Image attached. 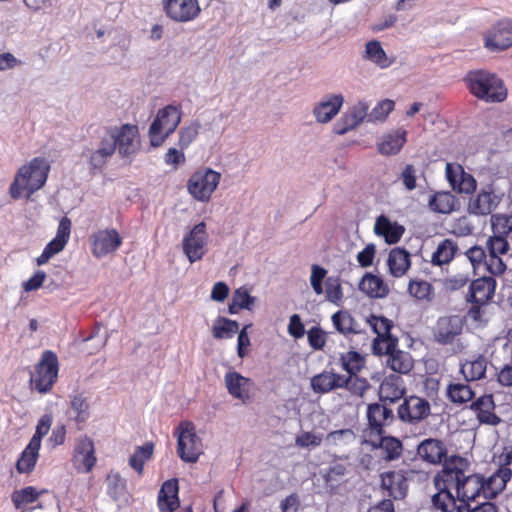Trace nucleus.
Listing matches in <instances>:
<instances>
[{"instance_id": "f257e3e1", "label": "nucleus", "mask_w": 512, "mask_h": 512, "mask_svg": "<svg viewBox=\"0 0 512 512\" xmlns=\"http://www.w3.org/2000/svg\"><path fill=\"white\" fill-rule=\"evenodd\" d=\"M464 81L470 93L486 103H501L507 98L503 80L487 70L469 71Z\"/></svg>"}, {"instance_id": "f03ea898", "label": "nucleus", "mask_w": 512, "mask_h": 512, "mask_svg": "<svg viewBox=\"0 0 512 512\" xmlns=\"http://www.w3.org/2000/svg\"><path fill=\"white\" fill-rule=\"evenodd\" d=\"M50 165L45 158L36 157L29 164L22 166L14 182L10 186V194L12 198L18 199L21 191L26 190L28 197L35 191L39 190L46 183Z\"/></svg>"}, {"instance_id": "7ed1b4c3", "label": "nucleus", "mask_w": 512, "mask_h": 512, "mask_svg": "<svg viewBox=\"0 0 512 512\" xmlns=\"http://www.w3.org/2000/svg\"><path fill=\"white\" fill-rule=\"evenodd\" d=\"M181 122V111L173 105L160 109L150 125L149 138L153 147H159L178 127Z\"/></svg>"}, {"instance_id": "20e7f679", "label": "nucleus", "mask_w": 512, "mask_h": 512, "mask_svg": "<svg viewBox=\"0 0 512 512\" xmlns=\"http://www.w3.org/2000/svg\"><path fill=\"white\" fill-rule=\"evenodd\" d=\"M470 466V462L464 457L453 455L446 458L442 463V470L434 477L435 487L448 491L455 488L457 491L464 474L470 472Z\"/></svg>"}, {"instance_id": "39448f33", "label": "nucleus", "mask_w": 512, "mask_h": 512, "mask_svg": "<svg viewBox=\"0 0 512 512\" xmlns=\"http://www.w3.org/2000/svg\"><path fill=\"white\" fill-rule=\"evenodd\" d=\"M177 453L187 463L197 462L202 454V441L191 422L181 423L176 429Z\"/></svg>"}, {"instance_id": "423d86ee", "label": "nucleus", "mask_w": 512, "mask_h": 512, "mask_svg": "<svg viewBox=\"0 0 512 512\" xmlns=\"http://www.w3.org/2000/svg\"><path fill=\"white\" fill-rule=\"evenodd\" d=\"M503 198V191L499 190L492 183L486 184L470 198L468 212L477 216H487L498 208Z\"/></svg>"}, {"instance_id": "0eeeda50", "label": "nucleus", "mask_w": 512, "mask_h": 512, "mask_svg": "<svg viewBox=\"0 0 512 512\" xmlns=\"http://www.w3.org/2000/svg\"><path fill=\"white\" fill-rule=\"evenodd\" d=\"M58 375L57 356L51 351H45L41 360L35 367V373L31 375V384L40 393L51 390Z\"/></svg>"}, {"instance_id": "6e6552de", "label": "nucleus", "mask_w": 512, "mask_h": 512, "mask_svg": "<svg viewBox=\"0 0 512 512\" xmlns=\"http://www.w3.org/2000/svg\"><path fill=\"white\" fill-rule=\"evenodd\" d=\"M327 270L317 264L311 267L310 284L317 295L324 293L323 281L325 280V293L329 302L339 304L343 299V290L339 277H326Z\"/></svg>"}, {"instance_id": "1a4fd4ad", "label": "nucleus", "mask_w": 512, "mask_h": 512, "mask_svg": "<svg viewBox=\"0 0 512 512\" xmlns=\"http://www.w3.org/2000/svg\"><path fill=\"white\" fill-rule=\"evenodd\" d=\"M221 179V174L205 168L196 171L190 177L187 188L189 193L198 201H208L212 193L216 190Z\"/></svg>"}, {"instance_id": "9d476101", "label": "nucleus", "mask_w": 512, "mask_h": 512, "mask_svg": "<svg viewBox=\"0 0 512 512\" xmlns=\"http://www.w3.org/2000/svg\"><path fill=\"white\" fill-rule=\"evenodd\" d=\"M209 235L206 231V224L200 222L196 224L183 238V252L190 263H194L203 258L207 252Z\"/></svg>"}, {"instance_id": "9b49d317", "label": "nucleus", "mask_w": 512, "mask_h": 512, "mask_svg": "<svg viewBox=\"0 0 512 512\" xmlns=\"http://www.w3.org/2000/svg\"><path fill=\"white\" fill-rule=\"evenodd\" d=\"M456 493L461 504L475 502L481 493L484 494L485 499L493 498L490 494L491 489L487 485V480L479 474L465 473Z\"/></svg>"}, {"instance_id": "f8f14e48", "label": "nucleus", "mask_w": 512, "mask_h": 512, "mask_svg": "<svg viewBox=\"0 0 512 512\" xmlns=\"http://www.w3.org/2000/svg\"><path fill=\"white\" fill-rule=\"evenodd\" d=\"M463 327L464 321L458 315L440 317L433 327L434 341L440 345L452 344L462 334Z\"/></svg>"}, {"instance_id": "ddd939ff", "label": "nucleus", "mask_w": 512, "mask_h": 512, "mask_svg": "<svg viewBox=\"0 0 512 512\" xmlns=\"http://www.w3.org/2000/svg\"><path fill=\"white\" fill-rule=\"evenodd\" d=\"M163 6L166 15L178 23L192 21L201 12L198 0H164Z\"/></svg>"}, {"instance_id": "4468645a", "label": "nucleus", "mask_w": 512, "mask_h": 512, "mask_svg": "<svg viewBox=\"0 0 512 512\" xmlns=\"http://www.w3.org/2000/svg\"><path fill=\"white\" fill-rule=\"evenodd\" d=\"M431 413L430 403L421 397L410 396L398 407L399 418L407 423L416 424Z\"/></svg>"}, {"instance_id": "2eb2a0df", "label": "nucleus", "mask_w": 512, "mask_h": 512, "mask_svg": "<svg viewBox=\"0 0 512 512\" xmlns=\"http://www.w3.org/2000/svg\"><path fill=\"white\" fill-rule=\"evenodd\" d=\"M512 46V20L497 22L485 37V47L490 51H503Z\"/></svg>"}, {"instance_id": "dca6fc26", "label": "nucleus", "mask_w": 512, "mask_h": 512, "mask_svg": "<svg viewBox=\"0 0 512 512\" xmlns=\"http://www.w3.org/2000/svg\"><path fill=\"white\" fill-rule=\"evenodd\" d=\"M446 178L453 190L459 193L471 194L476 190L477 182L475 178L465 172L459 164H446Z\"/></svg>"}, {"instance_id": "f3484780", "label": "nucleus", "mask_w": 512, "mask_h": 512, "mask_svg": "<svg viewBox=\"0 0 512 512\" xmlns=\"http://www.w3.org/2000/svg\"><path fill=\"white\" fill-rule=\"evenodd\" d=\"M122 238L115 229L100 230L92 235V252L100 258L116 251Z\"/></svg>"}, {"instance_id": "a211bd4d", "label": "nucleus", "mask_w": 512, "mask_h": 512, "mask_svg": "<svg viewBox=\"0 0 512 512\" xmlns=\"http://www.w3.org/2000/svg\"><path fill=\"white\" fill-rule=\"evenodd\" d=\"M496 280L491 276L475 279L469 286L466 301L472 304H486L494 296Z\"/></svg>"}, {"instance_id": "6ab92c4d", "label": "nucleus", "mask_w": 512, "mask_h": 512, "mask_svg": "<svg viewBox=\"0 0 512 512\" xmlns=\"http://www.w3.org/2000/svg\"><path fill=\"white\" fill-rule=\"evenodd\" d=\"M118 152L122 157L133 155L138 148L136 137L138 128L135 125H123L121 128H112Z\"/></svg>"}, {"instance_id": "aec40b11", "label": "nucleus", "mask_w": 512, "mask_h": 512, "mask_svg": "<svg viewBox=\"0 0 512 512\" xmlns=\"http://www.w3.org/2000/svg\"><path fill=\"white\" fill-rule=\"evenodd\" d=\"M344 103L342 94H331L323 98L313 108V115L318 123L330 122L340 111Z\"/></svg>"}, {"instance_id": "412c9836", "label": "nucleus", "mask_w": 512, "mask_h": 512, "mask_svg": "<svg viewBox=\"0 0 512 512\" xmlns=\"http://www.w3.org/2000/svg\"><path fill=\"white\" fill-rule=\"evenodd\" d=\"M381 488L395 500L405 498L408 484L401 471H388L381 474Z\"/></svg>"}, {"instance_id": "4be33fe9", "label": "nucleus", "mask_w": 512, "mask_h": 512, "mask_svg": "<svg viewBox=\"0 0 512 512\" xmlns=\"http://www.w3.org/2000/svg\"><path fill=\"white\" fill-rule=\"evenodd\" d=\"M418 455L430 464L443 463L447 458V448L443 441L428 438L423 440L417 447Z\"/></svg>"}, {"instance_id": "5701e85b", "label": "nucleus", "mask_w": 512, "mask_h": 512, "mask_svg": "<svg viewBox=\"0 0 512 512\" xmlns=\"http://www.w3.org/2000/svg\"><path fill=\"white\" fill-rule=\"evenodd\" d=\"M96 462L94 455V444L88 437L78 440L75 447L74 464L78 470L88 473L92 470Z\"/></svg>"}, {"instance_id": "b1692460", "label": "nucleus", "mask_w": 512, "mask_h": 512, "mask_svg": "<svg viewBox=\"0 0 512 512\" xmlns=\"http://www.w3.org/2000/svg\"><path fill=\"white\" fill-rule=\"evenodd\" d=\"M373 230L377 236L382 237L390 245L398 243L405 232L402 225L391 221L383 214L376 218Z\"/></svg>"}, {"instance_id": "393cba45", "label": "nucleus", "mask_w": 512, "mask_h": 512, "mask_svg": "<svg viewBox=\"0 0 512 512\" xmlns=\"http://www.w3.org/2000/svg\"><path fill=\"white\" fill-rule=\"evenodd\" d=\"M178 481L170 479L165 481L158 494V507L161 512H174L179 507Z\"/></svg>"}, {"instance_id": "a878e982", "label": "nucleus", "mask_w": 512, "mask_h": 512, "mask_svg": "<svg viewBox=\"0 0 512 512\" xmlns=\"http://www.w3.org/2000/svg\"><path fill=\"white\" fill-rule=\"evenodd\" d=\"M367 418L371 430L375 431L378 435L383 432V426L391 423L394 415L391 409L383 404L373 403L368 405Z\"/></svg>"}, {"instance_id": "bb28decb", "label": "nucleus", "mask_w": 512, "mask_h": 512, "mask_svg": "<svg viewBox=\"0 0 512 512\" xmlns=\"http://www.w3.org/2000/svg\"><path fill=\"white\" fill-rule=\"evenodd\" d=\"M359 289L371 298H384L389 293V288L383 279L371 273H366L362 277Z\"/></svg>"}, {"instance_id": "cd10ccee", "label": "nucleus", "mask_w": 512, "mask_h": 512, "mask_svg": "<svg viewBox=\"0 0 512 512\" xmlns=\"http://www.w3.org/2000/svg\"><path fill=\"white\" fill-rule=\"evenodd\" d=\"M387 264L394 277H401L410 268V254L404 248H394L388 255Z\"/></svg>"}, {"instance_id": "c85d7f7f", "label": "nucleus", "mask_w": 512, "mask_h": 512, "mask_svg": "<svg viewBox=\"0 0 512 512\" xmlns=\"http://www.w3.org/2000/svg\"><path fill=\"white\" fill-rule=\"evenodd\" d=\"M225 385L230 395L236 399H244L247 397V386L250 379L242 376L236 371H229L225 374Z\"/></svg>"}, {"instance_id": "c756f323", "label": "nucleus", "mask_w": 512, "mask_h": 512, "mask_svg": "<svg viewBox=\"0 0 512 512\" xmlns=\"http://www.w3.org/2000/svg\"><path fill=\"white\" fill-rule=\"evenodd\" d=\"M406 142V131L398 129L383 137V140L378 143V151L383 155L397 154Z\"/></svg>"}, {"instance_id": "7c9ffc66", "label": "nucleus", "mask_w": 512, "mask_h": 512, "mask_svg": "<svg viewBox=\"0 0 512 512\" xmlns=\"http://www.w3.org/2000/svg\"><path fill=\"white\" fill-rule=\"evenodd\" d=\"M364 59L371 61L380 68H387L392 64V60L387 56L386 52L378 40H371L365 45Z\"/></svg>"}, {"instance_id": "2f4dec72", "label": "nucleus", "mask_w": 512, "mask_h": 512, "mask_svg": "<svg viewBox=\"0 0 512 512\" xmlns=\"http://www.w3.org/2000/svg\"><path fill=\"white\" fill-rule=\"evenodd\" d=\"M372 446L383 451V458L386 461L398 459L403 451L402 442L393 436H381L379 443L373 442Z\"/></svg>"}, {"instance_id": "473e14b6", "label": "nucleus", "mask_w": 512, "mask_h": 512, "mask_svg": "<svg viewBox=\"0 0 512 512\" xmlns=\"http://www.w3.org/2000/svg\"><path fill=\"white\" fill-rule=\"evenodd\" d=\"M487 369V359L480 355L473 361H467L461 365V373L466 381L482 379Z\"/></svg>"}, {"instance_id": "72a5a7b5", "label": "nucleus", "mask_w": 512, "mask_h": 512, "mask_svg": "<svg viewBox=\"0 0 512 512\" xmlns=\"http://www.w3.org/2000/svg\"><path fill=\"white\" fill-rule=\"evenodd\" d=\"M457 251V245L450 239H445L439 243L436 250L433 252L431 262L433 265L441 266L448 264Z\"/></svg>"}, {"instance_id": "f704fd0d", "label": "nucleus", "mask_w": 512, "mask_h": 512, "mask_svg": "<svg viewBox=\"0 0 512 512\" xmlns=\"http://www.w3.org/2000/svg\"><path fill=\"white\" fill-rule=\"evenodd\" d=\"M388 366L395 372L406 374L413 368V360L409 353L397 350L388 357Z\"/></svg>"}, {"instance_id": "c9c22d12", "label": "nucleus", "mask_w": 512, "mask_h": 512, "mask_svg": "<svg viewBox=\"0 0 512 512\" xmlns=\"http://www.w3.org/2000/svg\"><path fill=\"white\" fill-rule=\"evenodd\" d=\"M239 323L225 317H218L212 327V333L216 339H226L238 332Z\"/></svg>"}, {"instance_id": "e433bc0d", "label": "nucleus", "mask_w": 512, "mask_h": 512, "mask_svg": "<svg viewBox=\"0 0 512 512\" xmlns=\"http://www.w3.org/2000/svg\"><path fill=\"white\" fill-rule=\"evenodd\" d=\"M474 395V391L465 383H451L447 387V396L455 404L466 403L472 400Z\"/></svg>"}, {"instance_id": "4c0bfd02", "label": "nucleus", "mask_w": 512, "mask_h": 512, "mask_svg": "<svg viewBox=\"0 0 512 512\" xmlns=\"http://www.w3.org/2000/svg\"><path fill=\"white\" fill-rule=\"evenodd\" d=\"M71 418L84 423L89 418V403L83 394L73 395L70 401Z\"/></svg>"}, {"instance_id": "58836bf2", "label": "nucleus", "mask_w": 512, "mask_h": 512, "mask_svg": "<svg viewBox=\"0 0 512 512\" xmlns=\"http://www.w3.org/2000/svg\"><path fill=\"white\" fill-rule=\"evenodd\" d=\"M455 198L449 192H438L429 200L431 210L448 214L454 210Z\"/></svg>"}, {"instance_id": "ea45409f", "label": "nucleus", "mask_w": 512, "mask_h": 512, "mask_svg": "<svg viewBox=\"0 0 512 512\" xmlns=\"http://www.w3.org/2000/svg\"><path fill=\"white\" fill-rule=\"evenodd\" d=\"M332 322L336 330L345 336L358 333L355 327L354 318L346 311H338L334 313L332 316Z\"/></svg>"}, {"instance_id": "a19ab883", "label": "nucleus", "mask_w": 512, "mask_h": 512, "mask_svg": "<svg viewBox=\"0 0 512 512\" xmlns=\"http://www.w3.org/2000/svg\"><path fill=\"white\" fill-rule=\"evenodd\" d=\"M153 443L148 442L143 446L137 447L135 452L129 458V465L138 472L143 473L144 462L152 457L153 454Z\"/></svg>"}, {"instance_id": "79ce46f5", "label": "nucleus", "mask_w": 512, "mask_h": 512, "mask_svg": "<svg viewBox=\"0 0 512 512\" xmlns=\"http://www.w3.org/2000/svg\"><path fill=\"white\" fill-rule=\"evenodd\" d=\"M39 449L40 447H31V443H28L16 464L19 473H29L33 470L37 462Z\"/></svg>"}, {"instance_id": "37998d69", "label": "nucleus", "mask_w": 512, "mask_h": 512, "mask_svg": "<svg viewBox=\"0 0 512 512\" xmlns=\"http://www.w3.org/2000/svg\"><path fill=\"white\" fill-rule=\"evenodd\" d=\"M512 470L509 467H500L491 477L487 479V485L490 486L491 495L495 497L501 492L506 483L511 479Z\"/></svg>"}, {"instance_id": "c03bdc74", "label": "nucleus", "mask_w": 512, "mask_h": 512, "mask_svg": "<svg viewBox=\"0 0 512 512\" xmlns=\"http://www.w3.org/2000/svg\"><path fill=\"white\" fill-rule=\"evenodd\" d=\"M71 220L68 217H63L58 225L56 236L49 242L50 245L55 247L60 252L67 244L71 233Z\"/></svg>"}, {"instance_id": "a18cd8bd", "label": "nucleus", "mask_w": 512, "mask_h": 512, "mask_svg": "<svg viewBox=\"0 0 512 512\" xmlns=\"http://www.w3.org/2000/svg\"><path fill=\"white\" fill-rule=\"evenodd\" d=\"M438 492L432 496L433 506L443 512H450L456 508V501L451 491L436 488Z\"/></svg>"}, {"instance_id": "49530a36", "label": "nucleus", "mask_w": 512, "mask_h": 512, "mask_svg": "<svg viewBox=\"0 0 512 512\" xmlns=\"http://www.w3.org/2000/svg\"><path fill=\"white\" fill-rule=\"evenodd\" d=\"M343 369L350 375H356L364 366V358L356 351L341 356Z\"/></svg>"}, {"instance_id": "de8ad7c7", "label": "nucleus", "mask_w": 512, "mask_h": 512, "mask_svg": "<svg viewBox=\"0 0 512 512\" xmlns=\"http://www.w3.org/2000/svg\"><path fill=\"white\" fill-rule=\"evenodd\" d=\"M373 331L377 334L376 338L394 337L391 334L393 322L384 316L371 315L368 319Z\"/></svg>"}, {"instance_id": "09e8293b", "label": "nucleus", "mask_w": 512, "mask_h": 512, "mask_svg": "<svg viewBox=\"0 0 512 512\" xmlns=\"http://www.w3.org/2000/svg\"><path fill=\"white\" fill-rule=\"evenodd\" d=\"M311 388L315 393L325 394L333 390L332 372H322L311 378Z\"/></svg>"}, {"instance_id": "8fccbe9b", "label": "nucleus", "mask_w": 512, "mask_h": 512, "mask_svg": "<svg viewBox=\"0 0 512 512\" xmlns=\"http://www.w3.org/2000/svg\"><path fill=\"white\" fill-rule=\"evenodd\" d=\"M398 344V339L396 337H382L375 338L372 344V350L375 355H388L395 351Z\"/></svg>"}, {"instance_id": "3c124183", "label": "nucleus", "mask_w": 512, "mask_h": 512, "mask_svg": "<svg viewBox=\"0 0 512 512\" xmlns=\"http://www.w3.org/2000/svg\"><path fill=\"white\" fill-rule=\"evenodd\" d=\"M42 492H38L36 488L32 486L25 487L19 491H15L12 494V501L16 508H19L22 504H28L36 501Z\"/></svg>"}, {"instance_id": "603ef678", "label": "nucleus", "mask_w": 512, "mask_h": 512, "mask_svg": "<svg viewBox=\"0 0 512 512\" xmlns=\"http://www.w3.org/2000/svg\"><path fill=\"white\" fill-rule=\"evenodd\" d=\"M52 424V416L50 414H44L38 421L36 431L33 437L30 439L31 447L41 446L42 438L48 434Z\"/></svg>"}, {"instance_id": "864d4df0", "label": "nucleus", "mask_w": 512, "mask_h": 512, "mask_svg": "<svg viewBox=\"0 0 512 512\" xmlns=\"http://www.w3.org/2000/svg\"><path fill=\"white\" fill-rule=\"evenodd\" d=\"M201 124L199 121L192 122L189 126L183 127L179 131V145L181 149L187 148L197 137Z\"/></svg>"}, {"instance_id": "5fc2aeb1", "label": "nucleus", "mask_w": 512, "mask_h": 512, "mask_svg": "<svg viewBox=\"0 0 512 512\" xmlns=\"http://www.w3.org/2000/svg\"><path fill=\"white\" fill-rule=\"evenodd\" d=\"M432 286L427 281H413L408 285L409 293L418 300H430Z\"/></svg>"}, {"instance_id": "6e6d98bb", "label": "nucleus", "mask_w": 512, "mask_h": 512, "mask_svg": "<svg viewBox=\"0 0 512 512\" xmlns=\"http://www.w3.org/2000/svg\"><path fill=\"white\" fill-rule=\"evenodd\" d=\"M394 101L385 99L372 109L368 116V122L384 121L388 114L394 109Z\"/></svg>"}, {"instance_id": "4d7b16f0", "label": "nucleus", "mask_w": 512, "mask_h": 512, "mask_svg": "<svg viewBox=\"0 0 512 512\" xmlns=\"http://www.w3.org/2000/svg\"><path fill=\"white\" fill-rule=\"evenodd\" d=\"M107 485L109 495L117 500L125 490V480H123L119 473H110L107 476Z\"/></svg>"}, {"instance_id": "13d9d810", "label": "nucleus", "mask_w": 512, "mask_h": 512, "mask_svg": "<svg viewBox=\"0 0 512 512\" xmlns=\"http://www.w3.org/2000/svg\"><path fill=\"white\" fill-rule=\"evenodd\" d=\"M232 299L236 302V305L249 311L253 309L256 302V298L251 296L245 287L236 289L233 293Z\"/></svg>"}, {"instance_id": "bf43d9fd", "label": "nucleus", "mask_w": 512, "mask_h": 512, "mask_svg": "<svg viewBox=\"0 0 512 512\" xmlns=\"http://www.w3.org/2000/svg\"><path fill=\"white\" fill-rule=\"evenodd\" d=\"M487 248L491 255H503L509 251L510 245L502 236H492L487 240Z\"/></svg>"}, {"instance_id": "052dcab7", "label": "nucleus", "mask_w": 512, "mask_h": 512, "mask_svg": "<svg viewBox=\"0 0 512 512\" xmlns=\"http://www.w3.org/2000/svg\"><path fill=\"white\" fill-rule=\"evenodd\" d=\"M115 137L116 136H114L112 128H111V129L107 130L106 133L101 138V142H100V146L98 147V150L101 153H103L105 156H107L108 158H110L114 154V152L117 148Z\"/></svg>"}, {"instance_id": "680f3d73", "label": "nucleus", "mask_w": 512, "mask_h": 512, "mask_svg": "<svg viewBox=\"0 0 512 512\" xmlns=\"http://www.w3.org/2000/svg\"><path fill=\"white\" fill-rule=\"evenodd\" d=\"M370 384L365 378H360L356 375H351L350 382L346 386L349 392L357 396H363L364 393L369 389Z\"/></svg>"}, {"instance_id": "e2e57ef3", "label": "nucleus", "mask_w": 512, "mask_h": 512, "mask_svg": "<svg viewBox=\"0 0 512 512\" xmlns=\"http://www.w3.org/2000/svg\"><path fill=\"white\" fill-rule=\"evenodd\" d=\"M108 339L106 331H103L101 326H96L92 333L84 339L85 342L96 340L95 345L90 349L89 353H95L101 347H103Z\"/></svg>"}, {"instance_id": "0e129e2a", "label": "nucleus", "mask_w": 512, "mask_h": 512, "mask_svg": "<svg viewBox=\"0 0 512 512\" xmlns=\"http://www.w3.org/2000/svg\"><path fill=\"white\" fill-rule=\"evenodd\" d=\"M456 512H497V507L491 502L477 503L474 506L472 503H464L456 507Z\"/></svg>"}, {"instance_id": "69168bd1", "label": "nucleus", "mask_w": 512, "mask_h": 512, "mask_svg": "<svg viewBox=\"0 0 512 512\" xmlns=\"http://www.w3.org/2000/svg\"><path fill=\"white\" fill-rule=\"evenodd\" d=\"M470 408L476 412L489 411L495 409V403L493 396L491 394L483 395L473 401L470 405Z\"/></svg>"}, {"instance_id": "338daca9", "label": "nucleus", "mask_w": 512, "mask_h": 512, "mask_svg": "<svg viewBox=\"0 0 512 512\" xmlns=\"http://www.w3.org/2000/svg\"><path fill=\"white\" fill-rule=\"evenodd\" d=\"M376 247L373 243L367 244L366 247L357 254V261L361 267H369L373 264Z\"/></svg>"}, {"instance_id": "774afa93", "label": "nucleus", "mask_w": 512, "mask_h": 512, "mask_svg": "<svg viewBox=\"0 0 512 512\" xmlns=\"http://www.w3.org/2000/svg\"><path fill=\"white\" fill-rule=\"evenodd\" d=\"M485 265L487 270L492 275H501L506 270V264L503 262V260L500 258V256L497 255H491L489 254L488 259L485 260Z\"/></svg>"}]
</instances>
